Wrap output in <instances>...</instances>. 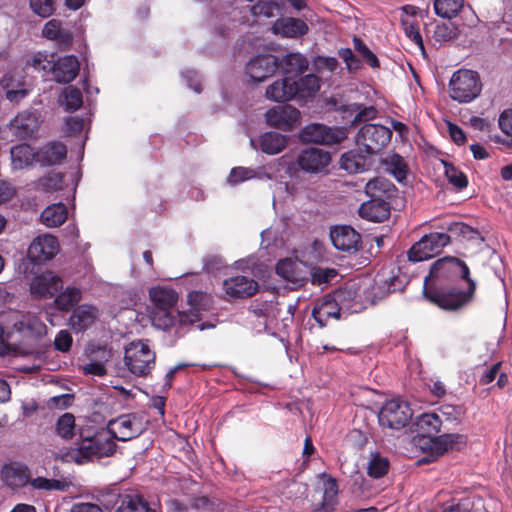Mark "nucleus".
I'll return each instance as SVG.
<instances>
[{
  "instance_id": "6e6d98bb",
  "label": "nucleus",
  "mask_w": 512,
  "mask_h": 512,
  "mask_svg": "<svg viewBox=\"0 0 512 512\" xmlns=\"http://www.w3.org/2000/svg\"><path fill=\"white\" fill-rule=\"evenodd\" d=\"M445 176L449 183L458 189H463L467 186L468 180L465 174L456 169L452 164L444 162Z\"/></svg>"
},
{
  "instance_id": "49530a36",
  "label": "nucleus",
  "mask_w": 512,
  "mask_h": 512,
  "mask_svg": "<svg viewBox=\"0 0 512 512\" xmlns=\"http://www.w3.org/2000/svg\"><path fill=\"white\" fill-rule=\"evenodd\" d=\"M80 299L81 291L74 287H68L56 296L54 303L58 309L67 311L76 305Z\"/></svg>"
},
{
  "instance_id": "e433bc0d",
  "label": "nucleus",
  "mask_w": 512,
  "mask_h": 512,
  "mask_svg": "<svg viewBox=\"0 0 512 512\" xmlns=\"http://www.w3.org/2000/svg\"><path fill=\"white\" fill-rule=\"evenodd\" d=\"M286 145V136L277 132H267L260 137V149L268 155L280 153Z\"/></svg>"
},
{
  "instance_id": "b1692460",
  "label": "nucleus",
  "mask_w": 512,
  "mask_h": 512,
  "mask_svg": "<svg viewBox=\"0 0 512 512\" xmlns=\"http://www.w3.org/2000/svg\"><path fill=\"white\" fill-rule=\"evenodd\" d=\"M188 303L191 306V311L189 313L187 312H178L177 313V319L179 325H187V324H193L196 321H198L199 318V312L201 310H206L209 307L210 304V298L207 294L199 292V291H192L188 294Z\"/></svg>"
},
{
  "instance_id": "0e129e2a",
  "label": "nucleus",
  "mask_w": 512,
  "mask_h": 512,
  "mask_svg": "<svg viewBox=\"0 0 512 512\" xmlns=\"http://www.w3.org/2000/svg\"><path fill=\"white\" fill-rule=\"evenodd\" d=\"M339 56L343 59V61L346 63V66L349 71H355L360 67V62L354 55L351 49L345 48L340 49L338 52Z\"/></svg>"
},
{
  "instance_id": "c03bdc74",
  "label": "nucleus",
  "mask_w": 512,
  "mask_h": 512,
  "mask_svg": "<svg viewBox=\"0 0 512 512\" xmlns=\"http://www.w3.org/2000/svg\"><path fill=\"white\" fill-rule=\"evenodd\" d=\"M464 7V0H435V13L442 17L451 19L459 14Z\"/></svg>"
},
{
  "instance_id": "473e14b6",
  "label": "nucleus",
  "mask_w": 512,
  "mask_h": 512,
  "mask_svg": "<svg viewBox=\"0 0 512 512\" xmlns=\"http://www.w3.org/2000/svg\"><path fill=\"white\" fill-rule=\"evenodd\" d=\"M295 98L298 100H306L314 97L321 87V79L314 74H307L294 80Z\"/></svg>"
},
{
  "instance_id": "393cba45",
  "label": "nucleus",
  "mask_w": 512,
  "mask_h": 512,
  "mask_svg": "<svg viewBox=\"0 0 512 512\" xmlns=\"http://www.w3.org/2000/svg\"><path fill=\"white\" fill-rule=\"evenodd\" d=\"M308 25L298 18L285 17L277 19L271 30L275 35L286 38H297L308 32Z\"/></svg>"
},
{
  "instance_id": "5fc2aeb1",
  "label": "nucleus",
  "mask_w": 512,
  "mask_h": 512,
  "mask_svg": "<svg viewBox=\"0 0 512 512\" xmlns=\"http://www.w3.org/2000/svg\"><path fill=\"white\" fill-rule=\"evenodd\" d=\"M391 186H392V184L388 180H386L384 178L377 177L372 180H369L366 183L365 192L368 195H370L371 197H373L375 199H379L378 197L382 193L388 192L390 190Z\"/></svg>"
},
{
  "instance_id": "4be33fe9",
  "label": "nucleus",
  "mask_w": 512,
  "mask_h": 512,
  "mask_svg": "<svg viewBox=\"0 0 512 512\" xmlns=\"http://www.w3.org/2000/svg\"><path fill=\"white\" fill-rule=\"evenodd\" d=\"M100 317V311L96 306L82 304L74 309L69 325L75 332H83L91 327Z\"/></svg>"
},
{
  "instance_id": "6e6552de",
  "label": "nucleus",
  "mask_w": 512,
  "mask_h": 512,
  "mask_svg": "<svg viewBox=\"0 0 512 512\" xmlns=\"http://www.w3.org/2000/svg\"><path fill=\"white\" fill-rule=\"evenodd\" d=\"M412 409L406 401L391 399L384 403L378 413L379 424L383 427L399 430L412 418Z\"/></svg>"
},
{
  "instance_id": "1a4fd4ad",
  "label": "nucleus",
  "mask_w": 512,
  "mask_h": 512,
  "mask_svg": "<svg viewBox=\"0 0 512 512\" xmlns=\"http://www.w3.org/2000/svg\"><path fill=\"white\" fill-rule=\"evenodd\" d=\"M391 136V130L383 125L365 124L357 134V147L376 155L390 142Z\"/></svg>"
},
{
  "instance_id": "4d7b16f0",
  "label": "nucleus",
  "mask_w": 512,
  "mask_h": 512,
  "mask_svg": "<svg viewBox=\"0 0 512 512\" xmlns=\"http://www.w3.org/2000/svg\"><path fill=\"white\" fill-rule=\"evenodd\" d=\"M255 177H257V172L255 170L246 167H235L229 174L228 182L230 184H239Z\"/></svg>"
},
{
  "instance_id": "2f4dec72",
  "label": "nucleus",
  "mask_w": 512,
  "mask_h": 512,
  "mask_svg": "<svg viewBox=\"0 0 512 512\" xmlns=\"http://www.w3.org/2000/svg\"><path fill=\"white\" fill-rule=\"evenodd\" d=\"M96 457H108L116 450V443L108 429H101L90 437Z\"/></svg>"
},
{
  "instance_id": "09e8293b",
  "label": "nucleus",
  "mask_w": 512,
  "mask_h": 512,
  "mask_svg": "<svg viewBox=\"0 0 512 512\" xmlns=\"http://www.w3.org/2000/svg\"><path fill=\"white\" fill-rule=\"evenodd\" d=\"M56 433L63 439H71L75 434V417L71 413H64L56 422Z\"/></svg>"
},
{
  "instance_id": "bf43d9fd",
  "label": "nucleus",
  "mask_w": 512,
  "mask_h": 512,
  "mask_svg": "<svg viewBox=\"0 0 512 512\" xmlns=\"http://www.w3.org/2000/svg\"><path fill=\"white\" fill-rule=\"evenodd\" d=\"M401 23L406 36L410 38L420 49L423 50V40L416 22L410 21L408 19H402Z\"/></svg>"
},
{
  "instance_id": "4468645a",
  "label": "nucleus",
  "mask_w": 512,
  "mask_h": 512,
  "mask_svg": "<svg viewBox=\"0 0 512 512\" xmlns=\"http://www.w3.org/2000/svg\"><path fill=\"white\" fill-rule=\"evenodd\" d=\"M59 252V243L50 234L39 235L28 247L27 255L33 263H41L53 259Z\"/></svg>"
},
{
  "instance_id": "ea45409f",
  "label": "nucleus",
  "mask_w": 512,
  "mask_h": 512,
  "mask_svg": "<svg viewBox=\"0 0 512 512\" xmlns=\"http://www.w3.org/2000/svg\"><path fill=\"white\" fill-rule=\"evenodd\" d=\"M55 55L46 51H38L32 54L27 60L26 65L32 67L38 72H42L44 76L49 73L53 74V64Z\"/></svg>"
},
{
  "instance_id": "a211bd4d",
  "label": "nucleus",
  "mask_w": 512,
  "mask_h": 512,
  "mask_svg": "<svg viewBox=\"0 0 512 512\" xmlns=\"http://www.w3.org/2000/svg\"><path fill=\"white\" fill-rule=\"evenodd\" d=\"M373 156V154L358 147L341 156L340 167L348 173H362L372 167L374 163Z\"/></svg>"
},
{
  "instance_id": "a878e982",
  "label": "nucleus",
  "mask_w": 512,
  "mask_h": 512,
  "mask_svg": "<svg viewBox=\"0 0 512 512\" xmlns=\"http://www.w3.org/2000/svg\"><path fill=\"white\" fill-rule=\"evenodd\" d=\"M294 89V79L284 77L270 84L266 89L265 96L267 99L274 102H288L295 98L296 90Z\"/></svg>"
},
{
  "instance_id": "774afa93",
  "label": "nucleus",
  "mask_w": 512,
  "mask_h": 512,
  "mask_svg": "<svg viewBox=\"0 0 512 512\" xmlns=\"http://www.w3.org/2000/svg\"><path fill=\"white\" fill-rule=\"evenodd\" d=\"M71 512H102V509L93 503H77L72 506Z\"/></svg>"
},
{
  "instance_id": "f257e3e1",
  "label": "nucleus",
  "mask_w": 512,
  "mask_h": 512,
  "mask_svg": "<svg viewBox=\"0 0 512 512\" xmlns=\"http://www.w3.org/2000/svg\"><path fill=\"white\" fill-rule=\"evenodd\" d=\"M47 334L39 317L17 310L0 314V356L29 355L39 352L38 342Z\"/></svg>"
},
{
  "instance_id": "a19ab883",
  "label": "nucleus",
  "mask_w": 512,
  "mask_h": 512,
  "mask_svg": "<svg viewBox=\"0 0 512 512\" xmlns=\"http://www.w3.org/2000/svg\"><path fill=\"white\" fill-rule=\"evenodd\" d=\"M309 62L300 53H289L283 57L281 66L286 74H302L307 70Z\"/></svg>"
},
{
  "instance_id": "052dcab7",
  "label": "nucleus",
  "mask_w": 512,
  "mask_h": 512,
  "mask_svg": "<svg viewBox=\"0 0 512 512\" xmlns=\"http://www.w3.org/2000/svg\"><path fill=\"white\" fill-rule=\"evenodd\" d=\"M33 12L41 17H49L54 12L53 0H30Z\"/></svg>"
},
{
  "instance_id": "13d9d810",
  "label": "nucleus",
  "mask_w": 512,
  "mask_h": 512,
  "mask_svg": "<svg viewBox=\"0 0 512 512\" xmlns=\"http://www.w3.org/2000/svg\"><path fill=\"white\" fill-rule=\"evenodd\" d=\"M353 43L355 50L371 67L377 68L379 66L378 58L361 39L354 38Z\"/></svg>"
},
{
  "instance_id": "79ce46f5",
  "label": "nucleus",
  "mask_w": 512,
  "mask_h": 512,
  "mask_svg": "<svg viewBox=\"0 0 512 512\" xmlns=\"http://www.w3.org/2000/svg\"><path fill=\"white\" fill-rule=\"evenodd\" d=\"M386 170L392 174L398 182H403L408 174V166L403 157L398 154L387 155L383 160Z\"/></svg>"
},
{
  "instance_id": "0eeeda50",
  "label": "nucleus",
  "mask_w": 512,
  "mask_h": 512,
  "mask_svg": "<svg viewBox=\"0 0 512 512\" xmlns=\"http://www.w3.org/2000/svg\"><path fill=\"white\" fill-rule=\"evenodd\" d=\"M476 284L472 279H468V288L466 291L451 290L447 292H438L430 288L424 289L425 298L441 309L455 311L467 305L473 298Z\"/></svg>"
},
{
  "instance_id": "f03ea898",
  "label": "nucleus",
  "mask_w": 512,
  "mask_h": 512,
  "mask_svg": "<svg viewBox=\"0 0 512 512\" xmlns=\"http://www.w3.org/2000/svg\"><path fill=\"white\" fill-rule=\"evenodd\" d=\"M441 426L442 421L437 413H423L418 416L413 423V432L416 433L413 437L414 445L433 457L445 453L455 443L456 435H438Z\"/></svg>"
},
{
  "instance_id": "9b49d317",
  "label": "nucleus",
  "mask_w": 512,
  "mask_h": 512,
  "mask_svg": "<svg viewBox=\"0 0 512 512\" xmlns=\"http://www.w3.org/2000/svg\"><path fill=\"white\" fill-rule=\"evenodd\" d=\"M348 136V129L345 127H328L323 124H310L300 132L303 142L319 144H335L343 141Z\"/></svg>"
},
{
  "instance_id": "de8ad7c7",
  "label": "nucleus",
  "mask_w": 512,
  "mask_h": 512,
  "mask_svg": "<svg viewBox=\"0 0 512 512\" xmlns=\"http://www.w3.org/2000/svg\"><path fill=\"white\" fill-rule=\"evenodd\" d=\"M60 102L65 106L66 110L75 111L79 109L83 103L82 93L78 88L68 86L64 89Z\"/></svg>"
},
{
  "instance_id": "a18cd8bd",
  "label": "nucleus",
  "mask_w": 512,
  "mask_h": 512,
  "mask_svg": "<svg viewBox=\"0 0 512 512\" xmlns=\"http://www.w3.org/2000/svg\"><path fill=\"white\" fill-rule=\"evenodd\" d=\"M342 112H350L356 113L352 123L355 124L357 122L372 120L376 117L377 110L373 106L364 107L360 104L353 103L346 106H340L336 108Z\"/></svg>"
},
{
  "instance_id": "423d86ee",
  "label": "nucleus",
  "mask_w": 512,
  "mask_h": 512,
  "mask_svg": "<svg viewBox=\"0 0 512 512\" xmlns=\"http://www.w3.org/2000/svg\"><path fill=\"white\" fill-rule=\"evenodd\" d=\"M469 268L465 262L455 257H444L433 263L429 275L425 278V288H428L430 283L437 281L440 284L444 282H454L458 279H465L468 281Z\"/></svg>"
},
{
  "instance_id": "cd10ccee",
  "label": "nucleus",
  "mask_w": 512,
  "mask_h": 512,
  "mask_svg": "<svg viewBox=\"0 0 512 512\" xmlns=\"http://www.w3.org/2000/svg\"><path fill=\"white\" fill-rule=\"evenodd\" d=\"M388 204L381 199H371L363 203L359 208V215L372 222H382L389 217Z\"/></svg>"
},
{
  "instance_id": "c756f323",
  "label": "nucleus",
  "mask_w": 512,
  "mask_h": 512,
  "mask_svg": "<svg viewBox=\"0 0 512 512\" xmlns=\"http://www.w3.org/2000/svg\"><path fill=\"white\" fill-rule=\"evenodd\" d=\"M67 154L66 146L61 142H50L37 152V161L42 165L61 163Z\"/></svg>"
},
{
  "instance_id": "aec40b11",
  "label": "nucleus",
  "mask_w": 512,
  "mask_h": 512,
  "mask_svg": "<svg viewBox=\"0 0 512 512\" xmlns=\"http://www.w3.org/2000/svg\"><path fill=\"white\" fill-rule=\"evenodd\" d=\"M225 293L230 298L241 299L253 296L258 290V283L248 276H235L223 282Z\"/></svg>"
},
{
  "instance_id": "c85d7f7f",
  "label": "nucleus",
  "mask_w": 512,
  "mask_h": 512,
  "mask_svg": "<svg viewBox=\"0 0 512 512\" xmlns=\"http://www.w3.org/2000/svg\"><path fill=\"white\" fill-rule=\"evenodd\" d=\"M93 450L91 438L85 437L77 443L76 447H73L62 454L61 459L65 462L83 464L90 461L93 457H96Z\"/></svg>"
},
{
  "instance_id": "603ef678",
  "label": "nucleus",
  "mask_w": 512,
  "mask_h": 512,
  "mask_svg": "<svg viewBox=\"0 0 512 512\" xmlns=\"http://www.w3.org/2000/svg\"><path fill=\"white\" fill-rule=\"evenodd\" d=\"M63 177L60 173L51 172L37 181V188L45 192L62 189Z\"/></svg>"
},
{
  "instance_id": "6ab92c4d",
  "label": "nucleus",
  "mask_w": 512,
  "mask_h": 512,
  "mask_svg": "<svg viewBox=\"0 0 512 512\" xmlns=\"http://www.w3.org/2000/svg\"><path fill=\"white\" fill-rule=\"evenodd\" d=\"M334 247L341 251L355 252L360 247L361 236L350 226H336L330 232Z\"/></svg>"
},
{
  "instance_id": "37998d69",
  "label": "nucleus",
  "mask_w": 512,
  "mask_h": 512,
  "mask_svg": "<svg viewBox=\"0 0 512 512\" xmlns=\"http://www.w3.org/2000/svg\"><path fill=\"white\" fill-rule=\"evenodd\" d=\"M367 474L372 478H381L387 474L389 470V461L386 457L378 452L370 453L367 464Z\"/></svg>"
},
{
  "instance_id": "f704fd0d",
  "label": "nucleus",
  "mask_w": 512,
  "mask_h": 512,
  "mask_svg": "<svg viewBox=\"0 0 512 512\" xmlns=\"http://www.w3.org/2000/svg\"><path fill=\"white\" fill-rule=\"evenodd\" d=\"M115 512H155L151 510L144 498L137 493L120 496L119 505Z\"/></svg>"
},
{
  "instance_id": "412c9836",
  "label": "nucleus",
  "mask_w": 512,
  "mask_h": 512,
  "mask_svg": "<svg viewBox=\"0 0 512 512\" xmlns=\"http://www.w3.org/2000/svg\"><path fill=\"white\" fill-rule=\"evenodd\" d=\"M39 126L35 113L23 111L17 114L9 123L10 131L19 139H26L34 135Z\"/></svg>"
},
{
  "instance_id": "2eb2a0df",
  "label": "nucleus",
  "mask_w": 512,
  "mask_h": 512,
  "mask_svg": "<svg viewBox=\"0 0 512 512\" xmlns=\"http://www.w3.org/2000/svg\"><path fill=\"white\" fill-rule=\"evenodd\" d=\"M63 286L62 279L47 271L35 276L30 283V293L36 299L53 297Z\"/></svg>"
},
{
  "instance_id": "bb28decb",
  "label": "nucleus",
  "mask_w": 512,
  "mask_h": 512,
  "mask_svg": "<svg viewBox=\"0 0 512 512\" xmlns=\"http://www.w3.org/2000/svg\"><path fill=\"white\" fill-rule=\"evenodd\" d=\"M1 478L11 488H20L29 482V470L21 464H6L1 470Z\"/></svg>"
},
{
  "instance_id": "e2e57ef3",
  "label": "nucleus",
  "mask_w": 512,
  "mask_h": 512,
  "mask_svg": "<svg viewBox=\"0 0 512 512\" xmlns=\"http://www.w3.org/2000/svg\"><path fill=\"white\" fill-rule=\"evenodd\" d=\"M31 485L35 489L39 490H59L61 484L57 480L47 479L43 477H37L31 481Z\"/></svg>"
},
{
  "instance_id": "3c124183",
  "label": "nucleus",
  "mask_w": 512,
  "mask_h": 512,
  "mask_svg": "<svg viewBox=\"0 0 512 512\" xmlns=\"http://www.w3.org/2000/svg\"><path fill=\"white\" fill-rule=\"evenodd\" d=\"M321 482L323 487V506L325 508H330L336 501L338 493L337 483L335 479L327 475H323L321 477Z\"/></svg>"
},
{
  "instance_id": "864d4df0",
  "label": "nucleus",
  "mask_w": 512,
  "mask_h": 512,
  "mask_svg": "<svg viewBox=\"0 0 512 512\" xmlns=\"http://www.w3.org/2000/svg\"><path fill=\"white\" fill-rule=\"evenodd\" d=\"M458 36V28L453 23H442L435 26L433 39L442 43L455 39Z\"/></svg>"
},
{
  "instance_id": "338daca9",
  "label": "nucleus",
  "mask_w": 512,
  "mask_h": 512,
  "mask_svg": "<svg viewBox=\"0 0 512 512\" xmlns=\"http://www.w3.org/2000/svg\"><path fill=\"white\" fill-rule=\"evenodd\" d=\"M500 129L509 136H512V109L504 110L499 117Z\"/></svg>"
},
{
  "instance_id": "ddd939ff",
  "label": "nucleus",
  "mask_w": 512,
  "mask_h": 512,
  "mask_svg": "<svg viewBox=\"0 0 512 512\" xmlns=\"http://www.w3.org/2000/svg\"><path fill=\"white\" fill-rule=\"evenodd\" d=\"M269 126L290 131L299 124L300 111L291 105H279L269 109L265 114Z\"/></svg>"
},
{
  "instance_id": "58836bf2",
  "label": "nucleus",
  "mask_w": 512,
  "mask_h": 512,
  "mask_svg": "<svg viewBox=\"0 0 512 512\" xmlns=\"http://www.w3.org/2000/svg\"><path fill=\"white\" fill-rule=\"evenodd\" d=\"M42 35L49 39L57 41L59 45H68L72 40L69 31L62 29L61 22L57 19L49 20L43 27Z\"/></svg>"
},
{
  "instance_id": "680f3d73",
  "label": "nucleus",
  "mask_w": 512,
  "mask_h": 512,
  "mask_svg": "<svg viewBox=\"0 0 512 512\" xmlns=\"http://www.w3.org/2000/svg\"><path fill=\"white\" fill-rule=\"evenodd\" d=\"M72 336L67 330H61L55 337L54 345L58 351L67 352L72 345Z\"/></svg>"
},
{
  "instance_id": "72a5a7b5",
  "label": "nucleus",
  "mask_w": 512,
  "mask_h": 512,
  "mask_svg": "<svg viewBox=\"0 0 512 512\" xmlns=\"http://www.w3.org/2000/svg\"><path fill=\"white\" fill-rule=\"evenodd\" d=\"M340 311L341 309L335 299L324 298L315 305L312 315L321 326H325L329 319H339Z\"/></svg>"
},
{
  "instance_id": "dca6fc26",
  "label": "nucleus",
  "mask_w": 512,
  "mask_h": 512,
  "mask_svg": "<svg viewBox=\"0 0 512 512\" xmlns=\"http://www.w3.org/2000/svg\"><path fill=\"white\" fill-rule=\"evenodd\" d=\"M331 162L329 152L318 148L303 150L298 158V166L308 173H320L327 168Z\"/></svg>"
},
{
  "instance_id": "5701e85b",
  "label": "nucleus",
  "mask_w": 512,
  "mask_h": 512,
  "mask_svg": "<svg viewBox=\"0 0 512 512\" xmlns=\"http://www.w3.org/2000/svg\"><path fill=\"white\" fill-rule=\"evenodd\" d=\"M79 69L80 64L77 57L73 55L59 57L54 60L53 79L58 83H70L77 77Z\"/></svg>"
},
{
  "instance_id": "69168bd1",
  "label": "nucleus",
  "mask_w": 512,
  "mask_h": 512,
  "mask_svg": "<svg viewBox=\"0 0 512 512\" xmlns=\"http://www.w3.org/2000/svg\"><path fill=\"white\" fill-rule=\"evenodd\" d=\"M336 276L334 269H318L312 274V282L316 284H324L329 282Z\"/></svg>"
},
{
  "instance_id": "f3484780",
  "label": "nucleus",
  "mask_w": 512,
  "mask_h": 512,
  "mask_svg": "<svg viewBox=\"0 0 512 512\" xmlns=\"http://www.w3.org/2000/svg\"><path fill=\"white\" fill-rule=\"evenodd\" d=\"M277 67V58L271 54H264L254 57L248 62L246 73L254 82H262L272 76Z\"/></svg>"
},
{
  "instance_id": "c9c22d12",
  "label": "nucleus",
  "mask_w": 512,
  "mask_h": 512,
  "mask_svg": "<svg viewBox=\"0 0 512 512\" xmlns=\"http://www.w3.org/2000/svg\"><path fill=\"white\" fill-rule=\"evenodd\" d=\"M68 216L67 208L62 203H55L47 206L41 213V222L47 227H58L62 225Z\"/></svg>"
},
{
  "instance_id": "20e7f679",
  "label": "nucleus",
  "mask_w": 512,
  "mask_h": 512,
  "mask_svg": "<svg viewBox=\"0 0 512 512\" xmlns=\"http://www.w3.org/2000/svg\"><path fill=\"white\" fill-rule=\"evenodd\" d=\"M482 90V83L477 72L460 69L453 73L449 82V95L459 103H470Z\"/></svg>"
},
{
  "instance_id": "7ed1b4c3",
  "label": "nucleus",
  "mask_w": 512,
  "mask_h": 512,
  "mask_svg": "<svg viewBox=\"0 0 512 512\" xmlns=\"http://www.w3.org/2000/svg\"><path fill=\"white\" fill-rule=\"evenodd\" d=\"M149 298L153 304L149 317L155 328L165 331L178 324L177 316L171 312L179 298L175 290L163 286L152 287Z\"/></svg>"
},
{
  "instance_id": "4c0bfd02",
  "label": "nucleus",
  "mask_w": 512,
  "mask_h": 512,
  "mask_svg": "<svg viewBox=\"0 0 512 512\" xmlns=\"http://www.w3.org/2000/svg\"><path fill=\"white\" fill-rule=\"evenodd\" d=\"M276 273L284 280L294 284L303 280L300 265L290 258L281 259L277 263Z\"/></svg>"
},
{
  "instance_id": "39448f33",
  "label": "nucleus",
  "mask_w": 512,
  "mask_h": 512,
  "mask_svg": "<svg viewBox=\"0 0 512 512\" xmlns=\"http://www.w3.org/2000/svg\"><path fill=\"white\" fill-rule=\"evenodd\" d=\"M155 359L156 354L148 341H133L125 349V365L136 376L148 375L155 366Z\"/></svg>"
},
{
  "instance_id": "8fccbe9b",
  "label": "nucleus",
  "mask_w": 512,
  "mask_h": 512,
  "mask_svg": "<svg viewBox=\"0 0 512 512\" xmlns=\"http://www.w3.org/2000/svg\"><path fill=\"white\" fill-rule=\"evenodd\" d=\"M250 11L254 17L272 18L280 11V5L273 0L259 1L251 7Z\"/></svg>"
},
{
  "instance_id": "f8f14e48",
  "label": "nucleus",
  "mask_w": 512,
  "mask_h": 512,
  "mask_svg": "<svg viewBox=\"0 0 512 512\" xmlns=\"http://www.w3.org/2000/svg\"><path fill=\"white\" fill-rule=\"evenodd\" d=\"M107 429L114 440L128 441L139 436L145 427L141 419L135 414H125L110 420Z\"/></svg>"
},
{
  "instance_id": "9d476101",
  "label": "nucleus",
  "mask_w": 512,
  "mask_h": 512,
  "mask_svg": "<svg viewBox=\"0 0 512 512\" xmlns=\"http://www.w3.org/2000/svg\"><path fill=\"white\" fill-rule=\"evenodd\" d=\"M450 242L449 235L445 233H430L424 235L408 251V259L420 262L434 257Z\"/></svg>"
},
{
  "instance_id": "7c9ffc66",
  "label": "nucleus",
  "mask_w": 512,
  "mask_h": 512,
  "mask_svg": "<svg viewBox=\"0 0 512 512\" xmlns=\"http://www.w3.org/2000/svg\"><path fill=\"white\" fill-rule=\"evenodd\" d=\"M11 165L15 170H22L33 165L37 161V153L28 144L13 146L10 150Z\"/></svg>"
}]
</instances>
